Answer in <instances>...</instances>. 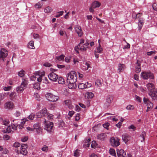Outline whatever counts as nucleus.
<instances>
[{
  "instance_id": "f257e3e1",
  "label": "nucleus",
  "mask_w": 157,
  "mask_h": 157,
  "mask_svg": "<svg viewBox=\"0 0 157 157\" xmlns=\"http://www.w3.org/2000/svg\"><path fill=\"white\" fill-rule=\"evenodd\" d=\"M67 82L69 89L74 88L75 87V82L77 79V75L75 71H71L66 75Z\"/></svg>"
},
{
  "instance_id": "f03ea898",
  "label": "nucleus",
  "mask_w": 157,
  "mask_h": 157,
  "mask_svg": "<svg viewBox=\"0 0 157 157\" xmlns=\"http://www.w3.org/2000/svg\"><path fill=\"white\" fill-rule=\"evenodd\" d=\"M45 96L47 100L52 102L57 101L59 99V96L54 95L51 93H47L46 94Z\"/></svg>"
},
{
  "instance_id": "7ed1b4c3",
  "label": "nucleus",
  "mask_w": 157,
  "mask_h": 157,
  "mask_svg": "<svg viewBox=\"0 0 157 157\" xmlns=\"http://www.w3.org/2000/svg\"><path fill=\"white\" fill-rule=\"evenodd\" d=\"M44 122V129L49 132H53V123L52 122L46 121L45 119Z\"/></svg>"
},
{
  "instance_id": "20e7f679",
  "label": "nucleus",
  "mask_w": 157,
  "mask_h": 157,
  "mask_svg": "<svg viewBox=\"0 0 157 157\" xmlns=\"http://www.w3.org/2000/svg\"><path fill=\"white\" fill-rule=\"evenodd\" d=\"M141 75V77L145 80L147 79L148 78L152 79L154 78L153 74L150 71L142 72Z\"/></svg>"
},
{
  "instance_id": "39448f33",
  "label": "nucleus",
  "mask_w": 157,
  "mask_h": 157,
  "mask_svg": "<svg viewBox=\"0 0 157 157\" xmlns=\"http://www.w3.org/2000/svg\"><path fill=\"white\" fill-rule=\"evenodd\" d=\"M8 52L4 48H2L0 52V62H4L5 60V58L8 55Z\"/></svg>"
},
{
  "instance_id": "423d86ee",
  "label": "nucleus",
  "mask_w": 157,
  "mask_h": 157,
  "mask_svg": "<svg viewBox=\"0 0 157 157\" xmlns=\"http://www.w3.org/2000/svg\"><path fill=\"white\" fill-rule=\"evenodd\" d=\"M28 82L26 79H23L20 86L16 88V90L17 92L23 91L27 86Z\"/></svg>"
},
{
  "instance_id": "0eeeda50",
  "label": "nucleus",
  "mask_w": 157,
  "mask_h": 157,
  "mask_svg": "<svg viewBox=\"0 0 157 157\" xmlns=\"http://www.w3.org/2000/svg\"><path fill=\"white\" fill-rule=\"evenodd\" d=\"M90 43L88 42L85 43L83 44H82L81 45H80L79 47L76 48L75 47V49L77 53H78V50H79L82 51H86L87 48L88 47V46L89 44Z\"/></svg>"
},
{
  "instance_id": "6e6552de",
  "label": "nucleus",
  "mask_w": 157,
  "mask_h": 157,
  "mask_svg": "<svg viewBox=\"0 0 157 157\" xmlns=\"http://www.w3.org/2000/svg\"><path fill=\"white\" fill-rule=\"evenodd\" d=\"M45 72L44 71L41 72L40 76L37 77V81L40 82L42 81L44 83L47 84L48 82V80L46 77L44 76Z\"/></svg>"
},
{
  "instance_id": "1a4fd4ad",
  "label": "nucleus",
  "mask_w": 157,
  "mask_h": 157,
  "mask_svg": "<svg viewBox=\"0 0 157 157\" xmlns=\"http://www.w3.org/2000/svg\"><path fill=\"white\" fill-rule=\"evenodd\" d=\"M110 142L112 146L117 147L120 145L119 140L117 137H112L110 139Z\"/></svg>"
},
{
  "instance_id": "9d476101",
  "label": "nucleus",
  "mask_w": 157,
  "mask_h": 157,
  "mask_svg": "<svg viewBox=\"0 0 157 157\" xmlns=\"http://www.w3.org/2000/svg\"><path fill=\"white\" fill-rule=\"evenodd\" d=\"M27 145L26 144H22L20 147V152L23 155H26L27 154Z\"/></svg>"
},
{
  "instance_id": "9b49d317",
  "label": "nucleus",
  "mask_w": 157,
  "mask_h": 157,
  "mask_svg": "<svg viewBox=\"0 0 157 157\" xmlns=\"http://www.w3.org/2000/svg\"><path fill=\"white\" fill-rule=\"evenodd\" d=\"M48 77L50 80L54 82H56L58 78V76L54 72L50 73Z\"/></svg>"
},
{
  "instance_id": "f8f14e48",
  "label": "nucleus",
  "mask_w": 157,
  "mask_h": 157,
  "mask_svg": "<svg viewBox=\"0 0 157 157\" xmlns=\"http://www.w3.org/2000/svg\"><path fill=\"white\" fill-rule=\"evenodd\" d=\"M149 95L153 100H156L157 98V91L156 90L150 91Z\"/></svg>"
},
{
  "instance_id": "ddd939ff",
  "label": "nucleus",
  "mask_w": 157,
  "mask_h": 157,
  "mask_svg": "<svg viewBox=\"0 0 157 157\" xmlns=\"http://www.w3.org/2000/svg\"><path fill=\"white\" fill-rule=\"evenodd\" d=\"M117 152L118 157H125L126 153L123 149H118L117 150Z\"/></svg>"
},
{
  "instance_id": "4468645a",
  "label": "nucleus",
  "mask_w": 157,
  "mask_h": 157,
  "mask_svg": "<svg viewBox=\"0 0 157 157\" xmlns=\"http://www.w3.org/2000/svg\"><path fill=\"white\" fill-rule=\"evenodd\" d=\"M1 129L2 131L4 133H9L12 131L10 126H7V127L2 126Z\"/></svg>"
},
{
  "instance_id": "2eb2a0df",
  "label": "nucleus",
  "mask_w": 157,
  "mask_h": 157,
  "mask_svg": "<svg viewBox=\"0 0 157 157\" xmlns=\"http://www.w3.org/2000/svg\"><path fill=\"white\" fill-rule=\"evenodd\" d=\"M40 73L41 72L39 71L36 72L34 75L30 77L31 80L32 81L35 80L36 78H37V77L40 76Z\"/></svg>"
},
{
  "instance_id": "dca6fc26",
  "label": "nucleus",
  "mask_w": 157,
  "mask_h": 157,
  "mask_svg": "<svg viewBox=\"0 0 157 157\" xmlns=\"http://www.w3.org/2000/svg\"><path fill=\"white\" fill-rule=\"evenodd\" d=\"M75 32L80 37L82 36L83 32L80 26H76L75 27Z\"/></svg>"
},
{
  "instance_id": "f3484780",
  "label": "nucleus",
  "mask_w": 157,
  "mask_h": 157,
  "mask_svg": "<svg viewBox=\"0 0 157 157\" xmlns=\"http://www.w3.org/2000/svg\"><path fill=\"white\" fill-rule=\"evenodd\" d=\"M17 121V120H13V123H12L11 124V125L10 126L11 129L12 130V131H13L17 129V126H18L17 124V122H16Z\"/></svg>"
},
{
  "instance_id": "a211bd4d",
  "label": "nucleus",
  "mask_w": 157,
  "mask_h": 157,
  "mask_svg": "<svg viewBox=\"0 0 157 157\" xmlns=\"http://www.w3.org/2000/svg\"><path fill=\"white\" fill-rule=\"evenodd\" d=\"M107 137V135L105 133H101L98 135L97 136L98 139L101 140H105Z\"/></svg>"
},
{
  "instance_id": "6ab92c4d",
  "label": "nucleus",
  "mask_w": 157,
  "mask_h": 157,
  "mask_svg": "<svg viewBox=\"0 0 157 157\" xmlns=\"http://www.w3.org/2000/svg\"><path fill=\"white\" fill-rule=\"evenodd\" d=\"M5 107L6 108L12 109L13 107V104L12 102H8L5 104Z\"/></svg>"
},
{
  "instance_id": "aec40b11",
  "label": "nucleus",
  "mask_w": 157,
  "mask_h": 157,
  "mask_svg": "<svg viewBox=\"0 0 157 157\" xmlns=\"http://www.w3.org/2000/svg\"><path fill=\"white\" fill-rule=\"evenodd\" d=\"M123 141L126 143L130 139V136L127 134H124L122 136Z\"/></svg>"
},
{
  "instance_id": "412c9836",
  "label": "nucleus",
  "mask_w": 157,
  "mask_h": 157,
  "mask_svg": "<svg viewBox=\"0 0 157 157\" xmlns=\"http://www.w3.org/2000/svg\"><path fill=\"white\" fill-rule=\"evenodd\" d=\"M125 66L124 64L119 63L118 65V71L119 73L123 71L125 68Z\"/></svg>"
},
{
  "instance_id": "4be33fe9",
  "label": "nucleus",
  "mask_w": 157,
  "mask_h": 157,
  "mask_svg": "<svg viewBox=\"0 0 157 157\" xmlns=\"http://www.w3.org/2000/svg\"><path fill=\"white\" fill-rule=\"evenodd\" d=\"M65 105L68 106L70 109H72L73 105L71 104V101L70 100H66L64 101Z\"/></svg>"
},
{
  "instance_id": "5701e85b",
  "label": "nucleus",
  "mask_w": 157,
  "mask_h": 157,
  "mask_svg": "<svg viewBox=\"0 0 157 157\" xmlns=\"http://www.w3.org/2000/svg\"><path fill=\"white\" fill-rule=\"evenodd\" d=\"M90 68V64L87 62L81 66V69L83 71H86L89 68Z\"/></svg>"
},
{
  "instance_id": "b1692460",
  "label": "nucleus",
  "mask_w": 157,
  "mask_h": 157,
  "mask_svg": "<svg viewBox=\"0 0 157 157\" xmlns=\"http://www.w3.org/2000/svg\"><path fill=\"white\" fill-rule=\"evenodd\" d=\"M146 86L148 90L150 91L155 90L154 89L155 87L154 85L151 83H148L147 84Z\"/></svg>"
},
{
  "instance_id": "393cba45",
  "label": "nucleus",
  "mask_w": 157,
  "mask_h": 157,
  "mask_svg": "<svg viewBox=\"0 0 157 157\" xmlns=\"http://www.w3.org/2000/svg\"><path fill=\"white\" fill-rule=\"evenodd\" d=\"M95 52L99 53H101L103 51V48L101 45V44H99L98 46L96 47L95 49Z\"/></svg>"
},
{
  "instance_id": "a878e982",
  "label": "nucleus",
  "mask_w": 157,
  "mask_h": 157,
  "mask_svg": "<svg viewBox=\"0 0 157 157\" xmlns=\"http://www.w3.org/2000/svg\"><path fill=\"white\" fill-rule=\"evenodd\" d=\"M94 94L91 92H87L85 94V96L87 97L88 99H91L93 97Z\"/></svg>"
},
{
  "instance_id": "bb28decb",
  "label": "nucleus",
  "mask_w": 157,
  "mask_h": 157,
  "mask_svg": "<svg viewBox=\"0 0 157 157\" xmlns=\"http://www.w3.org/2000/svg\"><path fill=\"white\" fill-rule=\"evenodd\" d=\"M101 4L97 1H95L92 4V7L94 8L99 7L100 6Z\"/></svg>"
},
{
  "instance_id": "cd10ccee",
  "label": "nucleus",
  "mask_w": 157,
  "mask_h": 157,
  "mask_svg": "<svg viewBox=\"0 0 157 157\" xmlns=\"http://www.w3.org/2000/svg\"><path fill=\"white\" fill-rule=\"evenodd\" d=\"M147 106V109L146 110L147 112L149 110L151 109L153 106V103L150 101L146 104Z\"/></svg>"
},
{
  "instance_id": "c85d7f7f",
  "label": "nucleus",
  "mask_w": 157,
  "mask_h": 157,
  "mask_svg": "<svg viewBox=\"0 0 157 157\" xmlns=\"http://www.w3.org/2000/svg\"><path fill=\"white\" fill-rule=\"evenodd\" d=\"M113 100V96L112 95H108L106 98V101L108 102L111 103Z\"/></svg>"
},
{
  "instance_id": "c756f323",
  "label": "nucleus",
  "mask_w": 157,
  "mask_h": 157,
  "mask_svg": "<svg viewBox=\"0 0 157 157\" xmlns=\"http://www.w3.org/2000/svg\"><path fill=\"white\" fill-rule=\"evenodd\" d=\"M34 41H30L28 44V47L30 49H34L35 47L34 46Z\"/></svg>"
},
{
  "instance_id": "7c9ffc66",
  "label": "nucleus",
  "mask_w": 157,
  "mask_h": 157,
  "mask_svg": "<svg viewBox=\"0 0 157 157\" xmlns=\"http://www.w3.org/2000/svg\"><path fill=\"white\" fill-rule=\"evenodd\" d=\"M40 111V112L42 115H43V116H45L48 114V113H47V110L45 108L43 109Z\"/></svg>"
},
{
  "instance_id": "2f4dec72",
  "label": "nucleus",
  "mask_w": 157,
  "mask_h": 157,
  "mask_svg": "<svg viewBox=\"0 0 157 157\" xmlns=\"http://www.w3.org/2000/svg\"><path fill=\"white\" fill-rule=\"evenodd\" d=\"M78 88L81 89H83L86 88V84H84L83 83H80L78 84Z\"/></svg>"
},
{
  "instance_id": "473e14b6",
  "label": "nucleus",
  "mask_w": 157,
  "mask_h": 157,
  "mask_svg": "<svg viewBox=\"0 0 157 157\" xmlns=\"http://www.w3.org/2000/svg\"><path fill=\"white\" fill-rule=\"evenodd\" d=\"M137 63L138 64V66H136V73H139L141 71V69L140 67V65L138 63V60H137Z\"/></svg>"
},
{
  "instance_id": "72a5a7b5",
  "label": "nucleus",
  "mask_w": 157,
  "mask_h": 157,
  "mask_svg": "<svg viewBox=\"0 0 157 157\" xmlns=\"http://www.w3.org/2000/svg\"><path fill=\"white\" fill-rule=\"evenodd\" d=\"M52 11V9L49 6H47L45 8L44 11L46 13H50Z\"/></svg>"
},
{
  "instance_id": "f704fd0d",
  "label": "nucleus",
  "mask_w": 157,
  "mask_h": 157,
  "mask_svg": "<svg viewBox=\"0 0 157 157\" xmlns=\"http://www.w3.org/2000/svg\"><path fill=\"white\" fill-rule=\"evenodd\" d=\"M58 82L59 84H63L65 83L64 79L62 77H59L58 79Z\"/></svg>"
},
{
  "instance_id": "c9c22d12",
  "label": "nucleus",
  "mask_w": 157,
  "mask_h": 157,
  "mask_svg": "<svg viewBox=\"0 0 157 157\" xmlns=\"http://www.w3.org/2000/svg\"><path fill=\"white\" fill-rule=\"evenodd\" d=\"M25 74V71L23 70H21L18 72V76L20 77H23Z\"/></svg>"
},
{
  "instance_id": "e433bc0d",
  "label": "nucleus",
  "mask_w": 157,
  "mask_h": 157,
  "mask_svg": "<svg viewBox=\"0 0 157 157\" xmlns=\"http://www.w3.org/2000/svg\"><path fill=\"white\" fill-rule=\"evenodd\" d=\"M143 21L141 19V18L139 19V20L138 26L140 29H141L143 25Z\"/></svg>"
},
{
  "instance_id": "4c0bfd02",
  "label": "nucleus",
  "mask_w": 157,
  "mask_h": 157,
  "mask_svg": "<svg viewBox=\"0 0 157 157\" xmlns=\"http://www.w3.org/2000/svg\"><path fill=\"white\" fill-rule=\"evenodd\" d=\"M109 153L111 155L115 157H116V154L115 151L114 149L113 148H110L109 150Z\"/></svg>"
},
{
  "instance_id": "58836bf2",
  "label": "nucleus",
  "mask_w": 157,
  "mask_h": 157,
  "mask_svg": "<svg viewBox=\"0 0 157 157\" xmlns=\"http://www.w3.org/2000/svg\"><path fill=\"white\" fill-rule=\"evenodd\" d=\"M95 84L98 87H100L101 85V81L100 80L97 79L95 82Z\"/></svg>"
},
{
  "instance_id": "ea45409f",
  "label": "nucleus",
  "mask_w": 157,
  "mask_h": 157,
  "mask_svg": "<svg viewBox=\"0 0 157 157\" xmlns=\"http://www.w3.org/2000/svg\"><path fill=\"white\" fill-rule=\"evenodd\" d=\"M3 90L5 91H9L12 88V87L11 86H3L2 87Z\"/></svg>"
},
{
  "instance_id": "a19ab883",
  "label": "nucleus",
  "mask_w": 157,
  "mask_h": 157,
  "mask_svg": "<svg viewBox=\"0 0 157 157\" xmlns=\"http://www.w3.org/2000/svg\"><path fill=\"white\" fill-rule=\"evenodd\" d=\"M134 109V106L131 105H128L126 107V109L128 110H133Z\"/></svg>"
},
{
  "instance_id": "79ce46f5",
  "label": "nucleus",
  "mask_w": 157,
  "mask_h": 157,
  "mask_svg": "<svg viewBox=\"0 0 157 157\" xmlns=\"http://www.w3.org/2000/svg\"><path fill=\"white\" fill-rule=\"evenodd\" d=\"M65 56L63 55H61L59 56L56 57V59L59 61L63 60L64 59Z\"/></svg>"
},
{
  "instance_id": "37998d69",
  "label": "nucleus",
  "mask_w": 157,
  "mask_h": 157,
  "mask_svg": "<svg viewBox=\"0 0 157 157\" xmlns=\"http://www.w3.org/2000/svg\"><path fill=\"white\" fill-rule=\"evenodd\" d=\"M2 124L6 126H8L9 123V122L8 120H4L2 121Z\"/></svg>"
},
{
  "instance_id": "c03bdc74",
  "label": "nucleus",
  "mask_w": 157,
  "mask_h": 157,
  "mask_svg": "<svg viewBox=\"0 0 157 157\" xmlns=\"http://www.w3.org/2000/svg\"><path fill=\"white\" fill-rule=\"evenodd\" d=\"M33 88L37 90H39L40 89V84L39 83H36L33 85Z\"/></svg>"
},
{
  "instance_id": "a18cd8bd",
  "label": "nucleus",
  "mask_w": 157,
  "mask_h": 157,
  "mask_svg": "<svg viewBox=\"0 0 157 157\" xmlns=\"http://www.w3.org/2000/svg\"><path fill=\"white\" fill-rule=\"evenodd\" d=\"M111 104L109 102H108L105 100V101L104 105V108L105 109L107 108Z\"/></svg>"
},
{
  "instance_id": "49530a36",
  "label": "nucleus",
  "mask_w": 157,
  "mask_h": 157,
  "mask_svg": "<svg viewBox=\"0 0 157 157\" xmlns=\"http://www.w3.org/2000/svg\"><path fill=\"white\" fill-rule=\"evenodd\" d=\"M40 124L39 123H36L34 125V129H39L40 130Z\"/></svg>"
},
{
  "instance_id": "de8ad7c7",
  "label": "nucleus",
  "mask_w": 157,
  "mask_h": 157,
  "mask_svg": "<svg viewBox=\"0 0 157 157\" xmlns=\"http://www.w3.org/2000/svg\"><path fill=\"white\" fill-rule=\"evenodd\" d=\"M35 116V115L33 113H32L28 117V118L30 120H33Z\"/></svg>"
},
{
  "instance_id": "09e8293b",
  "label": "nucleus",
  "mask_w": 157,
  "mask_h": 157,
  "mask_svg": "<svg viewBox=\"0 0 157 157\" xmlns=\"http://www.w3.org/2000/svg\"><path fill=\"white\" fill-rule=\"evenodd\" d=\"M145 132H143L142 133V135L140 136V140L142 142L144 140V136L145 135Z\"/></svg>"
},
{
  "instance_id": "8fccbe9b",
  "label": "nucleus",
  "mask_w": 157,
  "mask_h": 157,
  "mask_svg": "<svg viewBox=\"0 0 157 157\" xmlns=\"http://www.w3.org/2000/svg\"><path fill=\"white\" fill-rule=\"evenodd\" d=\"M84 40L83 39H81L80 40V41L79 43L75 47H76V48L78 47H79L80 45H81L82 44H83L84 43Z\"/></svg>"
},
{
  "instance_id": "3c124183",
  "label": "nucleus",
  "mask_w": 157,
  "mask_h": 157,
  "mask_svg": "<svg viewBox=\"0 0 157 157\" xmlns=\"http://www.w3.org/2000/svg\"><path fill=\"white\" fill-rule=\"evenodd\" d=\"M97 146V144L96 143V142L94 141H93L92 142V144L91 145V147L92 148H94L96 147Z\"/></svg>"
},
{
  "instance_id": "603ef678",
  "label": "nucleus",
  "mask_w": 157,
  "mask_h": 157,
  "mask_svg": "<svg viewBox=\"0 0 157 157\" xmlns=\"http://www.w3.org/2000/svg\"><path fill=\"white\" fill-rule=\"evenodd\" d=\"M42 6V4L40 2H38L35 5V7L36 8H40Z\"/></svg>"
},
{
  "instance_id": "864d4df0",
  "label": "nucleus",
  "mask_w": 157,
  "mask_h": 157,
  "mask_svg": "<svg viewBox=\"0 0 157 157\" xmlns=\"http://www.w3.org/2000/svg\"><path fill=\"white\" fill-rule=\"evenodd\" d=\"M41 150L43 151L47 152L48 150V147L46 145H44L42 148Z\"/></svg>"
},
{
  "instance_id": "5fc2aeb1",
  "label": "nucleus",
  "mask_w": 157,
  "mask_h": 157,
  "mask_svg": "<svg viewBox=\"0 0 157 157\" xmlns=\"http://www.w3.org/2000/svg\"><path fill=\"white\" fill-rule=\"evenodd\" d=\"M43 65L46 67H50L52 66V64L48 62H46L44 63Z\"/></svg>"
},
{
  "instance_id": "6e6d98bb",
  "label": "nucleus",
  "mask_w": 157,
  "mask_h": 157,
  "mask_svg": "<svg viewBox=\"0 0 157 157\" xmlns=\"http://www.w3.org/2000/svg\"><path fill=\"white\" fill-rule=\"evenodd\" d=\"M109 124L108 123H106L103 124V126L104 127V128L106 129H108V127L109 126Z\"/></svg>"
},
{
  "instance_id": "4d7b16f0",
  "label": "nucleus",
  "mask_w": 157,
  "mask_h": 157,
  "mask_svg": "<svg viewBox=\"0 0 157 157\" xmlns=\"http://www.w3.org/2000/svg\"><path fill=\"white\" fill-rule=\"evenodd\" d=\"M143 101L144 103L146 104H147L150 101V100L146 98H144L143 99Z\"/></svg>"
},
{
  "instance_id": "13d9d810",
  "label": "nucleus",
  "mask_w": 157,
  "mask_h": 157,
  "mask_svg": "<svg viewBox=\"0 0 157 157\" xmlns=\"http://www.w3.org/2000/svg\"><path fill=\"white\" fill-rule=\"evenodd\" d=\"M36 116L37 118H40L43 116V115H42L40 111L36 113Z\"/></svg>"
},
{
  "instance_id": "bf43d9fd",
  "label": "nucleus",
  "mask_w": 157,
  "mask_h": 157,
  "mask_svg": "<svg viewBox=\"0 0 157 157\" xmlns=\"http://www.w3.org/2000/svg\"><path fill=\"white\" fill-rule=\"evenodd\" d=\"M48 118V120H52L53 118L54 117V116L51 114H48V115L47 116Z\"/></svg>"
},
{
  "instance_id": "052dcab7",
  "label": "nucleus",
  "mask_w": 157,
  "mask_h": 157,
  "mask_svg": "<svg viewBox=\"0 0 157 157\" xmlns=\"http://www.w3.org/2000/svg\"><path fill=\"white\" fill-rule=\"evenodd\" d=\"M28 140V137L27 136H25L22 137L21 139V140L23 142L26 141Z\"/></svg>"
},
{
  "instance_id": "680f3d73",
  "label": "nucleus",
  "mask_w": 157,
  "mask_h": 157,
  "mask_svg": "<svg viewBox=\"0 0 157 157\" xmlns=\"http://www.w3.org/2000/svg\"><path fill=\"white\" fill-rule=\"evenodd\" d=\"M3 138L5 140H8L10 138V136L7 135H5L3 136Z\"/></svg>"
},
{
  "instance_id": "e2e57ef3",
  "label": "nucleus",
  "mask_w": 157,
  "mask_h": 157,
  "mask_svg": "<svg viewBox=\"0 0 157 157\" xmlns=\"http://www.w3.org/2000/svg\"><path fill=\"white\" fill-rule=\"evenodd\" d=\"M135 98L139 102H140L141 101V100L140 97L137 95H136L135 96Z\"/></svg>"
},
{
  "instance_id": "0e129e2a",
  "label": "nucleus",
  "mask_w": 157,
  "mask_h": 157,
  "mask_svg": "<svg viewBox=\"0 0 157 157\" xmlns=\"http://www.w3.org/2000/svg\"><path fill=\"white\" fill-rule=\"evenodd\" d=\"M152 7L154 10L157 11V3H155L153 4Z\"/></svg>"
},
{
  "instance_id": "69168bd1",
  "label": "nucleus",
  "mask_w": 157,
  "mask_h": 157,
  "mask_svg": "<svg viewBox=\"0 0 157 157\" xmlns=\"http://www.w3.org/2000/svg\"><path fill=\"white\" fill-rule=\"evenodd\" d=\"M71 57L69 56L66 57L65 58V61L67 63H69L70 62Z\"/></svg>"
},
{
  "instance_id": "338daca9",
  "label": "nucleus",
  "mask_w": 157,
  "mask_h": 157,
  "mask_svg": "<svg viewBox=\"0 0 157 157\" xmlns=\"http://www.w3.org/2000/svg\"><path fill=\"white\" fill-rule=\"evenodd\" d=\"M15 96V94L13 92L11 93L10 95V98L11 100H13Z\"/></svg>"
},
{
  "instance_id": "774afa93",
  "label": "nucleus",
  "mask_w": 157,
  "mask_h": 157,
  "mask_svg": "<svg viewBox=\"0 0 157 157\" xmlns=\"http://www.w3.org/2000/svg\"><path fill=\"white\" fill-rule=\"evenodd\" d=\"M21 114L20 112L16 111V112L14 113V114L15 116L16 117H19Z\"/></svg>"
}]
</instances>
